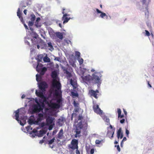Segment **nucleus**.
<instances>
[{
	"instance_id": "864d4df0",
	"label": "nucleus",
	"mask_w": 154,
	"mask_h": 154,
	"mask_svg": "<svg viewBox=\"0 0 154 154\" xmlns=\"http://www.w3.org/2000/svg\"><path fill=\"white\" fill-rule=\"evenodd\" d=\"M19 18L20 19V20L23 23H24V22L23 21V18L22 17Z\"/></svg>"
},
{
	"instance_id": "f704fd0d",
	"label": "nucleus",
	"mask_w": 154,
	"mask_h": 154,
	"mask_svg": "<svg viewBox=\"0 0 154 154\" xmlns=\"http://www.w3.org/2000/svg\"><path fill=\"white\" fill-rule=\"evenodd\" d=\"M17 16L19 17V18H20L22 17L21 16V13L20 11V8H18L17 11Z\"/></svg>"
},
{
	"instance_id": "7ed1b4c3",
	"label": "nucleus",
	"mask_w": 154,
	"mask_h": 154,
	"mask_svg": "<svg viewBox=\"0 0 154 154\" xmlns=\"http://www.w3.org/2000/svg\"><path fill=\"white\" fill-rule=\"evenodd\" d=\"M78 140L75 139H73L70 144L68 145V149L70 154H75V150L78 148Z\"/></svg>"
},
{
	"instance_id": "7c9ffc66",
	"label": "nucleus",
	"mask_w": 154,
	"mask_h": 154,
	"mask_svg": "<svg viewBox=\"0 0 154 154\" xmlns=\"http://www.w3.org/2000/svg\"><path fill=\"white\" fill-rule=\"evenodd\" d=\"M80 53L78 51H76L75 52V56L77 57V58H79L80 57Z\"/></svg>"
},
{
	"instance_id": "f8f14e48",
	"label": "nucleus",
	"mask_w": 154,
	"mask_h": 154,
	"mask_svg": "<svg viewBox=\"0 0 154 154\" xmlns=\"http://www.w3.org/2000/svg\"><path fill=\"white\" fill-rule=\"evenodd\" d=\"M82 78L83 81L85 82H91V77L90 75H87L85 76H82Z\"/></svg>"
},
{
	"instance_id": "39448f33",
	"label": "nucleus",
	"mask_w": 154,
	"mask_h": 154,
	"mask_svg": "<svg viewBox=\"0 0 154 154\" xmlns=\"http://www.w3.org/2000/svg\"><path fill=\"white\" fill-rule=\"evenodd\" d=\"M35 94L37 96L41 98V100L40 99H39V102L44 105V103L46 101V99L45 97L44 96L43 94V92L39 91H38V90H36L35 91Z\"/></svg>"
},
{
	"instance_id": "a211bd4d",
	"label": "nucleus",
	"mask_w": 154,
	"mask_h": 154,
	"mask_svg": "<svg viewBox=\"0 0 154 154\" xmlns=\"http://www.w3.org/2000/svg\"><path fill=\"white\" fill-rule=\"evenodd\" d=\"M56 35L57 37L62 40L63 38V35L62 33L60 32H57L56 33Z\"/></svg>"
},
{
	"instance_id": "f257e3e1",
	"label": "nucleus",
	"mask_w": 154,
	"mask_h": 154,
	"mask_svg": "<svg viewBox=\"0 0 154 154\" xmlns=\"http://www.w3.org/2000/svg\"><path fill=\"white\" fill-rule=\"evenodd\" d=\"M52 86L53 88L52 92H54V95L60 97H61L62 91L61 90V85L60 83L56 79H53L52 83Z\"/></svg>"
},
{
	"instance_id": "774afa93",
	"label": "nucleus",
	"mask_w": 154,
	"mask_h": 154,
	"mask_svg": "<svg viewBox=\"0 0 154 154\" xmlns=\"http://www.w3.org/2000/svg\"><path fill=\"white\" fill-rule=\"evenodd\" d=\"M40 132L41 134H42L44 133V131L42 130H40Z\"/></svg>"
},
{
	"instance_id": "473e14b6",
	"label": "nucleus",
	"mask_w": 154,
	"mask_h": 154,
	"mask_svg": "<svg viewBox=\"0 0 154 154\" xmlns=\"http://www.w3.org/2000/svg\"><path fill=\"white\" fill-rule=\"evenodd\" d=\"M40 18L39 17H37L35 22V25L36 27H38V24L39 21L40 20Z\"/></svg>"
},
{
	"instance_id": "4468645a",
	"label": "nucleus",
	"mask_w": 154,
	"mask_h": 154,
	"mask_svg": "<svg viewBox=\"0 0 154 154\" xmlns=\"http://www.w3.org/2000/svg\"><path fill=\"white\" fill-rule=\"evenodd\" d=\"M96 10L97 13L101 14L100 15V17L103 18H104V17H105L106 19H108V16L105 13L101 11L97 8L96 9Z\"/></svg>"
},
{
	"instance_id": "6ab92c4d",
	"label": "nucleus",
	"mask_w": 154,
	"mask_h": 154,
	"mask_svg": "<svg viewBox=\"0 0 154 154\" xmlns=\"http://www.w3.org/2000/svg\"><path fill=\"white\" fill-rule=\"evenodd\" d=\"M47 70V68L45 67H43V68L41 69L39 72H38L40 73L41 75H44L45 72Z\"/></svg>"
},
{
	"instance_id": "e433bc0d",
	"label": "nucleus",
	"mask_w": 154,
	"mask_h": 154,
	"mask_svg": "<svg viewBox=\"0 0 154 154\" xmlns=\"http://www.w3.org/2000/svg\"><path fill=\"white\" fill-rule=\"evenodd\" d=\"M28 122L29 123V124L30 125L34 124V120L31 119H29V120L28 121Z\"/></svg>"
},
{
	"instance_id": "bf43d9fd",
	"label": "nucleus",
	"mask_w": 154,
	"mask_h": 154,
	"mask_svg": "<svg viewBox=\"0 0 154 154\" xmlns=\"http://www.w3.org/2000/svg\"><path fill=\"white\" fill-rule=\"evenodd\" d=\"M109 128H110L111 130H115V128H113V127H112V125H110Z\"/></svg>"
},
{
	"instance_id": "4c0bfd02",
	"label": "nucleus",
	"mask_w": 154,
	"mask_h": 154,
	"mask_svg": "<svg viewBox=\"0 0 154 154\" xmlns=\"http://www.w3.org/2000/svg\"><path fill=\"white\" fill-rule=\"evenodd\" d=\"M55 140V138L54 137L53 138L49 140L48 141V144L49 145L51 144Z\"/></svg>"
},
{
	"instance_id": "603ef678",
	"label": "nucleus",
	"mask_w": 154,
	"mask_h": 154,
	"mask_svg": "<svg viewBox=\"0 0 154 154\" xmlns=\"http://www.w3.org/2000/svg\"><path fill=\"white\" fill-rule=\"evenodd\" d=\"M31 131L33 133H35L37 132V131L36 129H34Z\"/></svg>"
},
{
	"instance_id": "5fc2aeb1",
	"label": "nucleus",
	"mask_w": 154,
	"mask_h": 154,
	"mask_svg": "<svg viewBox=\"0 0 154 154\" xmlns=\"http://www.w3.org/2000/svg\"><path fill=\"white\" fill-rule=\"evenodd\" d=\"M23 24L24 26V27H25V28L26 29H28V27L27 26L25 23H23Z\"/></svg>"
},
{
	"instance_id": "6e6d98bb",
	"label": "nucleus",
	"mask_w": 154,
	"mask_h": 154,
	"mask_svg": "<svg viewBox=\"0 0 154 154\" xmlns=\"http://www.w3.org/2000/svg\"><path fill=\"white\" fill-rule=\"evenodd\" d=\"M123 111L124 112L125 115L126 116H127V112L125 110V109H123Z\"/></svg>"
},
{
	"instance_id": "dca6fc26",
	"label": "nucleus",
	"mask_w": 154,
	"mask_h": 154,
	"mask_svg": "<svg viewBox=\"0 0 154 154\" xmlns=\"http://www.w3.org/2000/svg\"><path fill=\"white\" fill-rule=\"evenodd\" d=\"M117 136L118 138L119 139L120 138L122 139L123 137V133L122 132V129L120 128L119 129L117 132Z\"/></svg>"
},
{
	"instance_id": "c85d7f7f",
	"label": "nucleus",
	"mask_w": 154,
	"mask_h": 154,
	"mask_svg": "<svg viewBox=\"0 0 154 154\" xmlns=\"http://www.w3.org/2000/svg\"><path fill=\"white\" fill-rule=\"evenodd\" d=\"M26 130L27 131L29 132H30V134H31L32 133V131H32V128L30 126H27L26 128Z\"/></svg>"
},
{
	"instance_id": "3c124183",
	"label": "nucleus",
	"mask_w": 154,
	"mask_h": 154,
	"mask_svg": "<svg viewBox=\"0 0 154 154\" xmlns=\"http://www.w3.org/2000/svg\"><path fill=\"white\" fill-rule=\"evenodd\" d=\"M83 118V117H82V116H78V120H81Z\"/></svg>"
},
{
	"instance_id": "680f3d73",
	"label": "nucleus",
	"mask_w": 154,
	"mask_h": 154,
	"mask_svg": "<svg viewBox=\"0 0 154 154\" xmlns=\"http://www.w3.org/2000/svg\"><path fill=\"white\" fill-rule=\"evenodd\" d=\"M127 140V138L125 137L123 138V140H122V141H125Z\"/></svg>"
},
{
	"instance_id": "c03bdc74",
	"label": "nucleus",
	"mask_w": 154,
	"mask_h": 154,
	"mask_svg": "<svg viewBox=\"0 0 154 154\" xmlns=\"http://www.w3.org/2000/svg\"><path fill=\"white\" fill-rule=\"evenodd\" d=\"M101 141V140H96L95 141V143L97 144H99L100 143Z\"/></svg>"
},
{
	"instance_id": "338daca9",
	"label": "nucleus",
	"mask_w": 154,
	"mask_h": 154,
	"mask_svg": "<svg viewBox=\"0 0 154 154\" xmlns=\"http://www.w3.org/2000/svg\"><path fill=\"white\" fill-rule=\"evenodd\" d=\"M39 76L37 75H36V79L37 81H38V77Z\"/></svg>"
},
{
	"instance_id": "20e7f679",
	"label": "nucleus",
	"mask_w": 154,
	"mask_h": 154,
	"mask_svg": "<svg viewBox=\"0 0 154 154\" xmlns=\"http://www.w3.org/2000/svg\"><path fill=\"white\" fill-rule=\"evenodd\" d=\"M99 72H95L92 75L91 82L94 83H98L100 81L101 76Z\"/></svg>"
},
{
	"instance_id": "0eeeda50",
	"label": "nucleus",
	"mask_w": 154,
	"mask_h": 154,
	"mask_svg": "<svg viewBox=\"0 0 154 154\" xmlns=\"http://www.w3.org/2000/svg\"><path fill=\"white\" fill-rule=\"evenodd\" d=\"M38 87L40 90L42 91H45V89L48 87V85L46 82H42L38 84Z\"/></svg>"
},
{
	"instance_id": "412c9836",
	"label": "nucleus",
	"mask_w": 154,
	"mask_h": 154,
	"mask_svg": "<svg viewBox=\"0 0 154 154\" xmlns=\"http://www.w3.org/2000/svg\"><path fill=\"white\" fill-rule=\"evenodd\" d=\"M44 115L42 113H40L38 114V117L37 119L38 121H41L43 119Z\"/></svg>"
},
{
	"instance_id": "c9c22d12",
	"label": "nucleus",
	"mask_w": 154,
	"mask_h": 154,
	"mask_svg": "<svg viewBox=\"0 0 154 154\" xmlns=\"http://www.w3.org/2000/svg\"><path fill=\"white\" fill-rule=\"evenodd\" d=\"M78 61L79 63V64L80 65H82L83 63V60L82 58H78Z\"/></svg>"
},
{
	"instance_id": "aec40b11",
	"label": "nucleus",
	"mask_w": 154,
	"mask_h": 154,
	"mask_svg": "<svg viewBox=\"0 0 154 154\" xmlns=\"http://www.w3.org/2000/svg\"><path fill=\"white\" fill-rule=\"evenodd\" d=\"M63 135V131L62 129H61L58 134L57 137L59 139H61Z\"/></svg>"
},
{
	"instance_id": "2eb2a0df",
	"label": "nucleus",
	"mask_w": 154,
	"mask_h": 154,
	"mask_svg": "<svg viewBox=\"0 0 154 154\" xmlns=\"http://www.w3.org/2000/svg\"><path fill=\"white\" fill-rule=\"evenodd\" d=\"M115 132V130H110L108 131L107 132V135L108 137L112 139L114 134Z\"/></svg>"
},
{
	"instance_id": "f03ea898",
	"label": "nucleus",
	"mask_w": 154,
	"mask_h": 154,
	"mask_svg": "<svg viewBox=\"0 0 154 154\" xmlns=\"http://www.w3.org/2000/svg\"><path fill=\"white\" fill-rule=\"evenodd\" d=\"M87 124L84 121H81L78 123L76 126L75 132L76 134L75 135V137H77L81 132V130H85L87 129Z\"/></svg>"
},
{
	"instance_id": "5701e85b",
	"label": "nucleus",
	"mask_w": 154,
	"mask_h": 154,
	"mask_svg": "<svg viewBox=\"0 0 154 154\" xmlns=\"http://www.w3.org/2000/svg\"><path fill=\"white\" fill-rule=\"evenodd\" d=\"M71 94L70 95L72 98H75V97H79V94L77 92L75 93L74 91H72L71 92Z\"/></svg>"
},
{
	"instance_id": "423d86ee",
	"label": "nucleus",
	"mask_w": 154,
	"mask_h": 154,
	"mask_svg": "<svg viewBox=\"0 0 154 154\" xmlns=\"http://www.w3.org/2000/svg\"><path fill=\"white\" fill-rule=\"evenodd\" d=\"M35 101L37 104L34 105L32 109V112L34 113L39 112L42 110L41 104L37 101Z\"/></svg>"
},
{
	"instance_id": "ddd939ff",
	"label": "nucleus",
	"mask_w": 154,
	"mask_h": 154,
	"mask_svg": "<svg viewBox=\"0 0 154 154\" xmlns=\"http://www.w3.org/2000/svg\"><path fill=\"white\" fill-rule=\"evenodd\" d=\"M70 82L73 89H76L77 87L76 80L75 78H73V79H71L70 80Z\"/></svg>"
},
{
	"instance_id": "cd10ccee",
	"label": "nucleus",
	"mask_w": 154,
	"mask_h": 154,
	"mask_svg": "<svg viewBox=\"0 0 154 154\" xmlns=\"http://www.w3.org/2000/svg\"><path fill=\"white\" fill-rule=\"evenodd\" d=\"M48 47L49 48V49L52 51L54 49L51 43L50 42L48 43Z\"/></svg>"
},
{
	"instance_id": "4be33fe9",
	"label": "nucleus",
	"mask_w": 154,
	"mask_h": 154,
	"mask_svg": "<svg viewBox=\"0 0 154 154\" xmlns=\"http://www.w3.org/2000/svg\"><path fill=\"white\" fill-rule=\"evenodd\" d=\"M15 116L16 117L15 119L17 121H19V110L18 109L15 111Z\"/></svg>"
},
{
	"instance_id": "e2e57ef3",
	"label": "nucleus",
	"mask_w": 154,
	"mask_h": 154,
	"mask_svg": "<svg viewBox=\"0 0 154 154\" xmlns=\"http://www.w3.org/2000/svg\"><path fill=\"white\" fill-rule=\"evenodd\" d=\"M44 142V140H40L39 143L42 144V143H43Z\"/></svg>"
},
{
	"instance_id": "37998d69",
	"label": "nucleus",
	"mask_w": 154,
	"mask_h": 154,
	"mask_svg": "<svg viewBox=\"0 0 154 154\" xmlns=\"http://www.w3.org/2000/svg\"><path fill=\"white\" fill-rule=\"evenodd\" d=\"M54 60L59 62L61 61V59L59 57H55Z\"/></svg>"
},
{
	"instance_id": "9b49d317",
	"label": "nucleus",
	"mask_w": 154,
	"mask_h": 154,
	"mask_svg": "<svg viewBox=\"0 0 154 154\" xmlns=\"http://www.w3.org/2000/svg\"><path fill=\"white\" fill-rule=\"evenodd\" d=\"M99 93V91L96 90L94 91L93 90L91 89L89 91V93L91 96H93L96 99H97V93Z\"/></svg>"
},
{
	"instance_id": "4d7b16f0",
	"label": "nucleus",
	"mask_w": 154,
	"mask_h": 154,
	"mask_svg": "<svg viewBox=\"0 0 154 154\" xmlns=\"http://www.w3.org/2000/svg\"><path fill=\"white\" fill-rule=\"evenodd\" d=\"M68 44L69 43H71V42L69 40H66L65 41Z\"/></svg>"
},
{
	"instance_id": "de8ad7c7",
	"label": "nucleus",
	"mask_w": 154,
	"mask_h": 154,
	"mask_svg": "<svg viewBox=\"0 0 154 154\" xmlns=\"http://www.w3.org/2000/svg\"><path fill=\"white\" fill-rule=\"evenodd\" d=\"M115 146H116L117 149L118 151L119 152H120V149L119 147V145H118L117 146L115 145Z\"/></svg>"
},
{
	"instance_id": "69168bd1",
	"label": "nucleus",
	"mask_w": 154,
	"mask_h": 154,
	"mask_svg": "<svg viewBox=\"0 0 154 154\" xmlns=\"http://www.w3.org/2000/svg\"><path fill=\"white\" fill-rule=\"evenodd\" d=\"M124 117V115H121V114H120V116H119V118H123Z\"/></svg>"
},
{
	"instance_id": "09e8293b",
	"label": "nucleus",
	"mask_w": 154,
	"mask_h": 154,
	"mask_svg": "<svg viewBox=\"0 0 154 154\" xmlns=\"http://www.w3.org/2000/svg\"><path fill=\"white\" fill-rule=\"evenodd\" d=\"M94 149H92L90 151L91 154H94Z\"/></svg>"
},
{
	"instance_id": "49530a36",
	"label": "nucleus",
	"mask_w": 154,
	"mask_h": 154,
	"mask_svg": "<svg viewBox=\"0 0 154 154\" xmlns=\"http://www.w3.org/2000/svg\"><path fill=\"white\" fill-rule=\"evenodd\" d=\"M126 133V136L127 137H128V135L129 134V131L127 129H126V131H125Z\"/></svg>"
},
{
	"instance_id": "8fccbe9b",
	"label": "nucleus",
	"mask_w": 154,
	"mask_h": 154,
	"mask_svg": "<svg viewBox=\"0 0 154 154\" xmlns=\"http://www.w3.org/2000/svg\"><path fill=\"white\" fill-rule=\"evenodd\" d=\"M125 119H122V120H120V122L122 124H123L125 122Z\"/></svg>"
},
{
	"instance_id": "f3484780",
	"label": "nucleus",
	"mask_w": 154,
	"mask_h": 154,
	"mask_svg": "<svg viewBox=\"0 0 154 154\" xmlns=\"http://www.w3.org/2000/svg\"><path fill=\"white\" fill-rule=\"evenodd\" d=\"M54 119L53 118L49 117L46 119V123L47 124L49 125L51 124L54 120Z\"/></svg>"
},
{
	"instance_id": "bb28decb",
	"label": "nucleus",
	"mask_w": 154,
	"mask_h": 154,
	"mask_svg": "<svg viewBox=\"0 0 154 154\" xmlns=\"http://www.w3.org/2000/svg\"><path fill=\"white\" fill-rule=\"evenodd\" d=\"M35 18V16L33 14H31L30 15V20L31 21L34 22Z\"/></svg>"
},
{
	"instance_id": "1a4fd4ad",
	"label": "nucleus",
	"mask_w": 154,
	"mask_h": 154,
	"mask_svg": "<svg viewBox=\"0 0 154 154\" xmlns=\"http://www.w3.org/2000/svg\"><path fill=\"white\" fill-rule=\"evenodd\" d=\"M65 10V8H63V11L62 13L63 15L62 17V20H63V23L64 24L65 23H67L70 19V18H68L67 17V16H69V15H67L66 14H65V12L64 11Z\"/></svg>"
},
{
	"instance_id": "a878e982",
	"label": "nucleus",
	"mask_w": 154,
	"mask_h": 154,
	"mask_svg": "<svg viewBox=\"0 0 154 154\" xmlns=\"http://www.w3.org/2000/svg\"><path fill=\"white\" fill-rule=\"evenodd\" d=\"M43 60L45 62L48 63L50 61V59L49 58L46 56L43 58Z\"/></svg>"
},
{
	"instance_id": "b1692460",
	"label": "nucleus",
	"mask_w": 154,
	"mask_h": 154,
	"mask_svg": "<svg viewBox=\"0 0 154 154\" xmlns=\"http://www.w3.org/2000/svg\"><path fill=\"white\" fill-rule=\"evenodd\" d=\"M34 35L35 36L33 37V38L31 40L32 43H33V45H35V43L34 42V41L35 42V40L36 39L38 35L36 33H34Z\"/></svg>"
},
{
	"instance_id": "c756f323",
	"label": "nucleus",
	"mask_w": 154,
	"mask_h": 154,
	"mask_svg": "<svg viewBox=\"0 0 154 154\" xmlns=\"http://www.w3.org/2000/svg\"><path fill=\"white\" fill-rule=\"evenodd\" d=\"M57 76V74L56 72L54 71L52 72L51 77L53 78H54L56 77Z\"/></svg>"
},
{
	"instance_id": "a19ab883",
	"label": "nucleus",
	"mask_w": 154,
	"mask_h": 154,
	"mask_svg": "<svg viewBox=\"0 0 154 154\" xmlns=\"http://www.w3.org/2000/svg\"><path fill=\"white\" fill-rule=\"evenodd\" d=\"M63 118H61L59 119L58 120V123L60 124L61 123V122H62L63 121Z\"/></svg>"
},
{
	"instance_id": "13d9d810",
	"label": "nucleus",
	"mask_w": 154,
	"mask_h": 154,
	"mask_svg": "<svg viewBox=\"0 0 154 154\" xmlns=\"http://www.w3.org/2000/svg\"><path fill=\"white\" fill-rule=\"evenodd\" d=\"M147 83L149 87L150 88H151L152 87V86L151 85L149 84V81H147Z\"/></svg>"
},
{
	"instance_id": "2f4dec72",
	"label": "nucleus",
	"mask_w": 154,
	"mask_h": 154,
	"mask_svg": "<svg viewBox=\"0 0 154 154\" xmlns=\"http://www.w3.org/2000/svg\"><path fill=\"white\" fill-rule=\"evenodd\" d=\"M61 96L60 97H57L56 96V98H57V103H58L57 104H60V103L61 102L62 100H61Z\"/></svg>"
},
{
	"instance_id": "052dcab7",
	"label": "nucleus",
	"mask_w": 154,
	"mask_h": 154,
	"mask_svg": "<svg viewBox=\"0 0 154 154\" xmlns=\"http://www.w3.org/2000/svg\"><path fill=\"white\" fill-rule=\"evenodd\" d=\"M66 73L68 74L69 76H71V73L67 71H66Z\"/></svg>"
},
{
	"instance_id": "79ce46f5",
	"label": "nucleus",
	"mask_w": 154,
	"mask_h": 154,
	"mask_svg": "<svg viewBox=\"0 0 154 154\" xmlns=\"http://www.w3.org/2000/svg\"><path fill=\"white\" fill-rule=\"evenodd\" d=\"M145 35L148 36H149L150 35V34L149 32L147 30H145Z\"/></svg>"
},
{
	"instance_id": "58836bf2",
	"label": "nucleus",
	"mask_w": 154,
	"mask_h": 154,
	"mask_svg": "<svg viewBox=\"0 0 154 154\" xmlns=\"http://www.w3.org/2000/svg\"><path fill=\"white\" fill-rule=\"evenodd\" d=\"M117 112L118 113V117L119 118V116L121 114V111L120 109L118 108L117 109Z\"/></svg>"
},
{
	"instance_id": "0e129e2a",
	"label": "nucleus",
	"mask_w": 154,
	"mask_h": 154,
	"mask_svg": "<svg viewBox=\"0 0 154 154\" xmlns=\"http://www.w3.org/2000/svg\"><path fill=\"white\" fill-rule=\"evenodd\" d=\"M27 11V10H25L23 11L25 15H26V14Z\"/></svg>"
},
{
	"instance_id": "72a5a7b5",
	"label": "nucleus",
	"mask_w": 154,
	"mask_h": 154,
	"mask_svg": "<svg viewBox=\"0 0 154 154\" xmlns=\"http://www.w3.org/2000/svg\"><path fill=\"white\" fill-rule=\"evenodd\" d=\"M74 106L75 107H78L79 106V104L76 102L75 100H74L73 102Z\"/></svg>"
},
{
	"instance_id": "a18cd8bd",
	"label": "nucleus",
	"mask_w": 154,
	"mask_h": 154,
	"mask_svg": "<svg viewBox=\"0 0 154 154\" xmlns=\"http://www.w3.org/2000/svg\"><path fill=\"white\" fill-rule=\"evenodd\" d=\"M75 153L76 154H80V152L78 150V148H77L75 149Z\"/></svg>"
},
{
	"instance_id": "ea45409f",
	"label": "nucleus",
	"mask_w": 154,
	"mask_h": 154,
	"mask_svg": "<svg viewBox=\"0 0 154 154\" xmlns=\"http://www.w3.org/2000/svg\"><path fill=\"white\" fill-rule=\"evenodd\" d=\"M34 22L32 21H29V22L28 25L29 26H32L33 25Z\"/></svg>"
},
{
	"instance_id": "6e6552de",
	"label": "nucleus",
	"mask_w": 154,
	"mask_h": 154,
	"mask_svg": "<svg viewBox=\"0 0 154 154\" xmlns=\"http://www.w3.org/2000/svg\"><path fill=\"white\" fill-rule=\"evenodd\" d=\"M94 111L97 114H102L103 112L99 108V105L97 104H95L93 105V107Z\"/></svg>"
},
{
	"instance_id": "393cba45",
	"label": "nucleus",
	"mask_w": 154,
	"mask_h": 154,
	"mask_svg": "<svg viewBox=\"0 0 154 154\" xmlns=\"http://www.w3.org/2000/svg\"><path fill=\"white\" fill-rule=\"evenodd\" d=\"M43 65L41 63H38L36 67V70L38 72L41 70L42 68Z\"/></svg>"
},
{
	"instance_id": "9d476101",
	"label": "nucleus",
	"mask_w": 154,
	"mask_h": 154,
	"mask_svg": "<svg viewBox=\"0 0 154 154\" xmlns=\"http://www.w3.org/2000/svg\"><path fill=\"white\" fill-rule=\"evenodd\" d=\"M48 105L49 107L52 109H58L60 107V104L54 103L51 101L48 104Z\"/></svg>"
}]
</instances>
